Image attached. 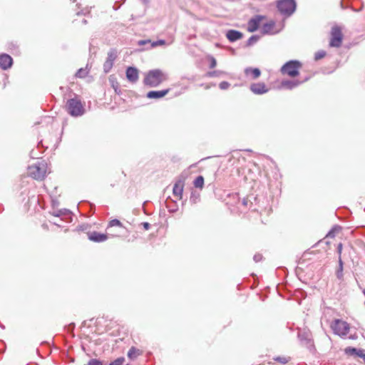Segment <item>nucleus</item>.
<instances>
[{"mask_svg":"<svg viewBox=\"0 0 365 365\" xmlns=\"http://www.w3.org/2000/svg\"><path fill=\"white\" fill-rule=\"evenodd\" d=\"M167 80V75L161 70L155 69L150 71L144 78V84L150 87H156L162 82Z\"/></svg>","mask_w":365,"mask_h":365,"instance_id":"f257e3e1","label":"nucleus"},{"mask_svg":"<svg viewBox=\"0 0 365 365\" xmlns=\"http://www.w3.org/2000/svg\"><path fill=\"white\" fill-rule=\"evenodd\" d=\"M66 109L68 113L74 117L81 116L85 112L83 105L77 98L68 100L66 103Z\"/></svg>","mask_w":365,"mask_h":365,"instance_id":"f03ea898","label":"nucleus"},{"mask_svg":"<svg viewBox=\"0 0 365 365\" xmlns=\"http://www.w3.org/2000/svg\"><path fill=\"white\" fill-rule=\"evenodd\" d=\"M330 327L335 334L342 338L347 335L350 329L349 324L346 322L338 319L332 321Z\"/></svg>","mask_w":365,"mask_h":365,"instance_id":"7ed1b4c3","label":"nucleus"},{"mask_svg":"<svg viewBox=\"0 0 365 365\" xmlns=\"http://www.w3.org/2000/svg\"><path fill=\"white\" fill-rule=\"evenodd\" d=\"M301 66L300 62L297 61H289L281 68V72L284 75L295 77L299 75V69Z\"/></svg>","mask_w":365,"mask_h":365,"instance_id":"20e7f679","label":"nucleus"},{"mask_svg":"<svg viewBox=\"0 0 365 365\" xmlns=\"http://www.w3.org/2000/svg\"><path fill=\"white\" fill-rule=\"evenodd\" d=\"M277 9L282 15L289 16L295 11L296 2L294 0H279L277 2Z\"/></svg>","mask_w":365,"mask_h":365,"instance_id":"39448f33","label":"nucleus"},{"mask_svg":"<svg viewBox=\"0 0 365 365\" xmlns=\"http://www.w3.org/2000/svg\"><path fill=\"white\" fill-rule=\"evenodd\" d=\"M343 40V34L339 26H335L331 28L329 46L339 48L341 46Z\"/></svg>","mask_w":365,"mask_h":365,"instance_id":"423d86ee","label":"nucleus"},{"mask_svg":"<svg viewBox=\"0 0 365 365\" xmlns=\"http://www.w3.org/2000/svg\"><path fill=\"white\" fill-rule=\"evenodd\" d=\"M30 175L36 180H43L46 175L44 165H33L29 167Z\"/></svg>","mask_w":365,"mask_h":365,"instance_id":"0eeeda50","label":"nucleus"},{"mask_svg":"<svg viewBox=\"0 0 365 365\" xmlns=\"http://www.w3.org/2000/svg\"><path fill=\"white\" fill-rule=\"evenodd\" d=\"M117 58V52L116 51L111 49L108 53V57L106 61L103 64V69L106 73H108L112 68L114 61Z\"/></svg>","mask_w":365,"mask_h":365,"instance_id":"6e6552de","label":"nucleus"},{"mask_svg":"<svg viewBox=\"0 0 365 365\" xmlns=\"http://www.w3.org/2000/svg\"><path fill=\"white\" fill-rule=\"evenodd\" d=\"M262 16H257L255 18L251 19L247 24V30L250 32H254L257 31L259 26L260 22L262 20Z\"/></svg>","mask_w":365,"mask_h":365,"instance_id":"1a4fd4ad","label":"nucleus"},{"mask_svg":"<svg viewBox=\"0 0 365 365\" xmlns=\"http://www.w3.org/2000/svg\"><path fill=\"white\" fill-rule=\"evenodd\" d=\"M13 63L12 58L6 53H3L0 55V67L6 70L9 68Z\"/></svg>","mask_w":365,"mask_h":365,"instance_id":"9d476101","label":"nucleus"},{"mask_svg":"<svg viewBox=\"0 0 365 365\" xmlns=\"http://www.w3.org/2000/svg\"><path fill=\"white\" fill-rule=\"evenodd\" d=\"M126 78L131 83L137 82L138 80V70L135 67H128L126 70Z\"/></svg>","mask_w":365,"mask_h":365,"instance_id":"9b49d317","label":"nucleus"},{"mask_svg":"<svg viewBox=\"0 0 365 365\" xmlns=\"http://www.w3.org/2000/svg\"><path fill=\"white\" fill-rule=\"evenodd\" d=\"M184 184H185L184 181L180 180H178L174 185V187L173 189V193L176 197H178L179 199L182 198L183 188H184Z\"/></svg>","mask_w":365,"mask_h":365,"instance_id":"f8f14e48","label":"nucleus"},{"mask_svg":"<svg viewBox=\"0 0 365 365\" xmlns=\"http://www.w3.org/2000/svg\"><path fill=\"white\" fill-rule=\"evenodd\" d=\"M250 89L255 94H263L268 91L264 83H253L251 85Z\"/></svg>","mask_w":365,"mask_h":365,"instance_id":"ddd939ff","label":"nucleus"},{"mask_svg":"<svg viewBox=\"0 0 365 365\" xmlns=\"http://www.w3.org/2000/svg\"><path fill=\"white\" fill-rule=\"evenodd\" d=\"M108 234H102L97 232H92L89 233L88 238L90 240L96 242H104L108 239Z\"/></svg>","mask_w":365,"mask_h":365,"instance_id":"4468645a","label":"nucleus"},{"mask_svg":"<svg viewBox=\"0 0 365 365\" xmlns=\"http://www.w3.org/2000/svg\"><path fill=\"white\" fill-rule=\"evenodd\" d=\"M226 37L230 41L234 42L241 39L243 37V34L240 31L236 30H229L226 34Z\"/></svg>","mask_w":365,"mask_h":365,"instance_id":"2eb2a0df","label":"nucleus"},{"mask_svg":"<svg viewBox=\"0 0 365 365\" xmlns=\"http://www.w3.org/2000/svg\"><path fill=\"white\" fill-rule=\"evenodd\" d=\"M169 91V89L163 91H151L147 93V97L148 98H161L168 94Z\"/></svg>","mask_w":365,"mask_h":365,"instance_id":"dca6fc26","label":"nucleus"},{"mask_svg":"<svg viewBox=\"0 0 365 365\" xmlns=\"http://www.w3.org/2000/svg\"><path fill=\"white\" fill-rule=\"evenodd\" d=\"M245 73L247 76L252 75L253 79L257 78L261 74L259 69L257 68H247L245 70Z\"/></svg>","mask_w":365,"mask_h":365,"instance_id":"f3484780","label":"nucleus"},{"mask_svg":"<svg viewBox=\"0 0 365 365\" xmlns=\"http://www.w3.org/2000/svg\"><path fill=\"white\" fill-rule=\"evenodd\" d=\"M300 84L299 81L286 80L282 82V86L288 89H292Z\"/></svg>","mask_w":365,"mask_h":365,"instance_id":"a211bd4d","label":"nucleus"},{"mask_svg":"<svg viewBox=\"0 0 365 365\" xmlns=\"http://www.w3.org/2000/svg\"><path fill=\"white\" fill-rule=\"evenodd\" d=\"M141 351L138 349H136L134 346H132L128 353V357L131 359L134 360L138 356L141 354Z\"/></svg>","mask_w":365,"mask_h":365,"instance_id":"6ab92c4d","label":"nucleus"},{"mask_svg":"<svg viewBox=\"0 0 365 365\" xmlns=\"http://www.w3.org/2000/svg\"><path fill=\"white\" fill-rule=\"evenodd\" d=\"M272 359L275 361H277L282 364H286L289 362L292 359L290 356H274Z\"/></svg>","mask_w":365,"mask_h":365,"instance_id":"aec40b11","label":"nucleus"},{"mask_svg":"<svg viewBox=\"0 0 365 365\" xmlns=\"http://www.w3.org/2000/svg\"><path fill=\"white\" fill-rule=\"evenodd\" d=\"M194 186L202 189L204 186V178L202 175L197 176L193 182Z\"/></svg>","mask_w":365,"mask_h":365,"instance_id":"412c9836","label":"nucleus"},{"mask_svg":"<svg viewBox=\"0 0 365 365\" xmlns=\"http://www.w3.org/2000/svg\"><path fill=\"white\" fill-rule=\"evenodd\" d=\"M274 23L273 22H270V23H267V24H264L262 28V32L263 34H269L271 32V31L272 30L273 27H274Z\"/></svg>","mask_w":365,"mask_h":365,"instance_id":"4be33fe9","label":"nucleus"},{"mask_svg":"<svg viewBox=\"0 0 365 365\" xmlns=\"http://www.w3.org/2000/svg\"><path fill=\"white\" fill-rule=\"evenodd\" d=\"M361 351V349H357L355 348L348 347L345 349V353L348 355H354V356H359V351Z\"/></svg>","mask_w":365,"mask_h":365,"instance_id":"5701e85b","label":"nucleus"},{"mask_svg":"<svg viewBox=\"0 0 365 365\" xmlns=\"http://www.w3.org/2000/svg\"><path fill=\"white\" fill-rule=\"evenodd\" d=\"M259 40V36L254 35L252 36L247 41V46H250L255 43Z\"/></svg>","mask_w":365,"mask_h":365,"instance_id":"b1692460","label":"nucleus"},{"mask_svg":"<svg viewBox=\"0 0 365 365\" xmlns=\"http://www.w3.org/2000/svg\"><path fill=\"white\" fill-rule=\"evenodd\" d=\"M88 74V71L85 68H80L76 73V76L78 78H83Z\"/></svg>","mask_w":365,"mask_h":365,"instance_id":"393cba45","label":"nucleus"},{"mask_svg":"<svg viewBox=\"0 0 365 365\" xmlns=\"http://www.w3.org/2000/svg\"><path fill=\"white\" fill-rule=\"evenodd\" d=\"M339 270L337 272V277L341 278L342 276V269H343V262L341 257H339Z\"/></svg>","mask_w":365,"mask_h":365,"instance_id":"a878e982","label":"nucleus"},{"mask_svg":"<svg viewBox=\"0 0 365 365\" xmlns=\"http://www.w3.org/2000/svg\"><path fill=\"white\" fill-rule=\"evenodd\" d=\"M118 226L123 227L122 223L117 219L112 220L109 223V227Z\"/></svg>","mask_w":365,"mask_h":365,"instance_id":"bb28decb","label":"nucleus"},{"mask_svg":"<svg viewBox=\"0 0 365 365\" xmlns=\"http://www.w3.org/2000/svg\"><path fill=\"white\" fill-rule=\"evenodd\" d=\"M88 365H103V364L98 359H92L88 361Z\"/></svg>","mask_w":365,"mask_h":365,"instance_id":"cd10ccee","label":"nucleus"},{"mask_svg":"<svg viewBox=\"0 0 365 365\" xmlns=\"http://www.w3.org/2000/svg\"><path fill=\"white\" fill-rule=\"evenodd\" d=\"M326 55V52L324 51H318L317 53H315V60H319L322 58H324Z\"/></svg>","mask_w":365,"mask_h":365,"instance_id":"c85d7f7f","label":"nucleus"},{"mask_svg":"<svg viewBox=\"0 0 365 365\" xmlns=\"http://www.w3.org/2000/svg\"><path fill=\"white\" fill-rule=\"evenodd\" d=\"M230 84L228 82H227V81H222L219 84V87L222 90L227 89L230 87Z\"/></svg>","mask_w":365,"mask_h":365,"instance_id":"c756f323","label":"nucleus"},{"mask_svg":"<svg viewBox=\"0 0 365 365\" xmlns=\"http://www.w3.org/2000/svg\"><path fill=\"white\" fill-rule=\"evenodd\" d=\"M165 41L164 40H158V41H153L152 43V47H156V46H163V45H165Z\"/></svg>","mask_w":365,"mask_h":365,"instance_id":"7c9ffc66","label":"nucleus"},{"mask_svg":"<svg viewBox=\"0 0 365 365\" xmlns=\"http://www.w3.org/2000/svg\"><path fill=\"white\" fill-rule=\"evenodd\" d=\"M216 65H217V61H216L215 58H213V57H211L210 58V67L211 68H215L216 66Z\"/></svg>","mask_w":365,"mask_h":365,"instance_id":"2f4dec72","label":"nucleus"},{"mask_svg":"<svg viewBox=\"0 0 365 365\" xmlns=\"http://www.w3.org/2000/svg\"><path fill=\"white\" fill-rule=\"evenodd\" d=\"M336 230H338V229L337 228L332 229L331 231L329 232V233L327 234V236L329 237H331V238L334 237Z\"/></svg>","mask_w":365,"mask_h":365,"instance_id":"473e14b6","label":"nucleus"},{"mask_svg":"<svg viewBox=\"0 0 365 365\" xmlns=\"http://www.w3.org/2000/svg\"><path fill=\"white\" fill-rule=\"evenodd\" d=\"M253 259L256 262H260L262 259V255L260 254H256Z\"/></svg>","mask_w":365,"mask_h":365,"instance_id":"72a5a7b5","label":"nucleus"},{"mask_svg":"<svg viewBox=\"0 0 365 365\" xmlns=\"http://www.w3.org/2000/svg\"><path fill=\"white\" fill-rule=\"evenodd\" d=\"M220 73V71H212V72H209L207 75H208L210 77H215V76H218Z\"/></svg>","mask_w":365,"mask_h":365,"instance_id":"f704fd0d","label":"nucleus"},{"mask_svg":"<svg viewBox=\"0 0 365 365\" xmlns=\"http://www.w3.org/2000/svg\"><path fill=\"white\" fill-rule=\"evenodd\" d=\"M359 357L362 358L365 363V350L361 349V351H359Z\"/></svg>","mask_w":365,"mask_h":365,"instance_id":"c9c22d12","label":"nucleus"},{"mask_svg":"<svg viewBox=\"0 0 365 365\" xmlns=\"http://www.w3.org/2000/svg\"><path fill=\"white\" fill-rule=\"evenodd\" d=\"M341 251H342V244L339 243L337 246V252L339 253V257H341Z\"/></svg>","mask_w":365,"mask_h":365,"instance_id":"e433bc0d","label":"nucleus"},{"mask_svg":"<svg viewBox=\"0 0 365 365\" xmlns=\"http://www.w3.org/2000/svg\"><path fill=\"white\" fill-rule=\"evenodd\" d=\"M142 225L144 227V229L146 230H149V228L150 227V225L148 222H143Z\"/></svg>","mask_w":365,"mask_h":365,"instance_id":"4c0bfd02","label":"nucleus"},{"mask_svg":"<svg viewBox=\"0 0 365 365\" xmlns=\"http://www.w3.org/2000/svg\"><path fill=\"white\" fill-rule=\"evenodd\" d=\"M311 349H312H312H314V345H312V346H311Z\"/></svg>","mask_w":365,"mask_h":365,"instance_id":"58836bf2","label":"nucleus"},{"mask_svg":"<svg viewBox=\"0 0 365 365\" xmlns=\"http://www.w3.org/2000/svg\"><path fill=\"white\" fill-rule=\"evenodd\" d=\"M145 43V41H140V44H144Z\"/></svg>","mask_w":365,"mask_h":365,"instance_id":"ea45409f","label":"nucleus"},{"mask_svg":"<svg viewBox=\"0 0 365 365\" xmlns=\"http://www.w3.org/2000/svg\"><path fill=\"white\" fill-rule=\"evenodd\" d=\"M362 292H363V294H364V296H365V289H364L362 290Z\"/></svg>","mask_w":365,"mask_h":365,"instance_id":"a19ab883","label":"nucleus"}]
</instances>
